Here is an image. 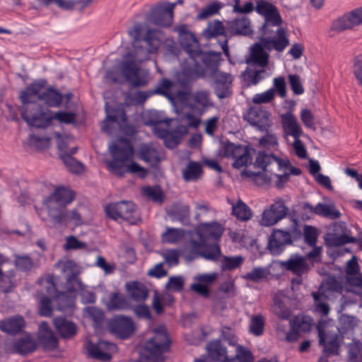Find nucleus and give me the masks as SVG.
Segmentation results:
<instances>
[{
	"instance_id": "obj_39",
	"label": "nucleus",
	"mask_w": 362,
	"mask_h": 362,
	"mask_svg": "<svg viewBox=\"0 0 362 362\" xmlns=\"http://www.w3.org/2000/svg\"><path fill=\"white\" fill-rule=\"evenodd\" d=\"M107 308L110 311L127 310L130 308L128 299L118 293H111L107 303Z\"/></svg>"
},
{
	"instance_id": "obj_20",
	"label": "nucleus",
	"mask_w": 362,
	"mask_h": 362,
	"mask_svg": "<svg viewBox=\"0 0 362 362\" xmlns=\"http://www.w3.org/2000/svg\"><path fill=\"white\" fill-rule=\"evenodd\" d=\"M110 332L117 337L125 339L130 337L135 332V325L133 320L127 316L118 315L109 322Z\"/></svg>"
},
{
	"instance_id": "obj_37",
	"label": "nucleus",
	"mask_w": 362,
	"mask_h": 362,
	"mask_svg": "<svg viewBox=\"0 0 362 362\" xmlns=\"http://www.w3.org/2000/svg\"><path fill=\"white\" fill-rule=\"evenodd\" d=\"M126 288L130 297L136 302L144 301L148 297V290L141 283L133 281L126 284Z\"/></svg>"
},
{
	"instance_id": "obj_5",
	"label": "nucleus",
	"mask_w": 362,
	"mask_h": 362,
	"mask_svg": "<svg viewBox=\"0 0 362 362\" xmlns=\"http://www.w3.org/2000/svg\"><path fill=\"white\" fill-rule=\"evenodd\" d=\"M179 40L181 47L188 54L189 59L182 69L181 75L185 78L182 79L180 77L178 83L182 87H187L192 81L198 78L203 74L201 65L197 62L196 58L201 57L202 59L205 54L202 56L199 44L193 33L187 34Z\"/></svg>"
},
{
	"instance_id": "obj_47",
	"label": "nucleus",
	"mask_w": 362,
	"mask_h": 362,
	"mask_svg": "<svg viewBox=\"0 0 362 362\" xmlns=\"http://www.w3.org/2000/svg\"><path fill=\"white\" fill-rule=\"evenodd\" d=\"M232 213L237 218L243 221H247L252 216L250 209L241 200H238L235 204H232Z\"/></svg>"
},
{
	"instance_id": "obj_58",
	"label": "nucleus",
	"mask_w": 362,
	"mask_h": 362,
	"mask_svg": "<svg viewBox=\"0 0 362 362\" xmlns=\"http://www.w3.org/2000/svg\"><path fill=\"white\" fill-rule=\"evenodd\" d=\"M274 98V89L269 88L266 91L255 94L252 101L254 104L259 105L270 103Z\"/></svg>"
},
{
	"instance_id": "obj_35",
	"label": "nucleus",
	"mask_w": 362,
	"mask_h": 362,
	"mask_svg": "<svg viewBox=\"0 0 362 362\" xmlns=\"http://www.w3.org/2000/svg\"><path fill=\"white\" fill-rule=\"evenodd\" d=\"M54 325L56 329L64 338L71 337L77 332L76 325L63 317H56L54 320Z\"/></svg>"
},
{
	"instance_id": "obj_63",
	"label": "nucleus",
	"mask_w": 362,
	"mask_h": 362,
	"mask_svg": "<svg viewBox=\"0 0 362 362\" xmlns=\"http://www.w3.org/2000/svg\"><path fill=\"white\" fill-rule=\"evenodd\" d=\"M15 264L18 269L23 272L30 270L33 267V262L28 256H17L15 259Z\"/></svg>"
},
{
	"instance_id": "obj_52",
	"label": "nucleus",
	"mask_w": 362,
	"mask_h": 362,
	"mask_svg": "<svg viewBox=\"0 0 362 362\" xmlns=\"http://www.w3.org/2000/svg\"><path fill=\"white\" fill-rule=\"evenodd\" d=\"M225 33V28L223 23L218 21H214L208 23L207 28L204 30L206 37L223 35Z\"/></svg>"
},
{
	"instance_id": "obj_30",
	"label": "nucleus",
	"mask_w": 362,
	"mask_h": 362,
	"mask_svg": "<svg viewBox=\"0 0 362 362\" xmlns=\"http://www.w3.org/2000/svg\"><path fill=\"white\" fill-rule=\"evenodd\" d=\"M105 107L107 113V117L104 121V124L102 127V129L103 132H105L107 134H111L110 130V125L114 123H117L119 126H121L120 122H125L127 117L124 111L122 109H118L114 111L111 110L107 103H105Z\"/></svg>"
},
{
	"instance_id": "obj_9",
	"label": "nucleus",
	"mask_w": 362,
	"mask_h": 362,
	"mask_svg": "<svg viewBox=\"0 0 362 362\" xmlns=\"http://www.w3.org/2000/svg\"><path fill=\"white\" fill-rule=\"evenodd\" d=\"M170 345V339L165 327H160L154 330L153 337L145 344L148 352L146 356L148 362H164L163 353L166 351Z\"/></svg>"
},
{
	"instance_id": "obj_6",
	"label": "nucleus",
	"mask_w": 362,
	"mask_h": 362,
	"mask_svg": "<svg viewBox=\"0 0 362 362\" xmlns=\"http://www.w3.org/2000/svg\"><path fill=\"white\" fill-rule=\"evenodd\" d=\"M220 55V53L209 52L202 58L205 69H204L201 66L203 74L199 78L205 75L210 76L214 81L216 95L219 98H225L230 93V88L233 81V77L230 74L222 72L218 69Z\"/></svg>"
},
{
	"instance_id": "obj_24",
	"label": "nucleus",
	"mask_w": 362,
	"mask_h": 362,
	"mask_svg": "<svg viewBox=\"0 0 362 362\" xmlns=\"http://www.w3.org/2000/svg\"><path fill=\"white\" fill-rule=\"evenodd\" d=\"M291 243L292 236L290 232L276 229L269 236L268 249L272 254L277 255L284 251L286 245Z\"/></svg>"
},
{
	"instance_id": "obj_19",
	"label": "nucleus",
	"mask_w": 362,
	"mask_h": 362,
	"mask_svg": "<svg viewBox=\"0 0 362 362\" xmlns=\"http://www.w3.org/2000/svg\"><path fill=\"white\" fill-rule=\"evenodd\" d=\"M49 217V226L52 227L69 224L78 226L83 223L82 216L76 209L65 212H61L60 210H52L50 211Z\"/></svg>"
},
{
	"instance_id": "obj_60",
	"label": "nucleus",
	"mask_w": 362,
	"mask_h": 362,
	"mask_svg": "<svg viewBox=\"0 0 362 362\" xmlns=\"http://www.w3.org/2000/svg\"><path fill=\"white\" fill-rule=\"evenodd\" d=\"M40 340L45 349L53 350L57 346V339L52 332H47L40 336Z\"/></svg>"
},
{
	"instance_id": "obj_53",
	"label": "nucleus",
	"mask_w": 362,
	"mask_h": 362,
	"mask_svg": "<svg viewBox=\"0 0 362 362\" xmlns=\"http://www.w3.org/2000/svg\"><path fill=\"white\" fill-rule=\"evenodd\" d=\"M348 358L350 362H362V343L354 341L349 344Z\"/></svg>"
},
{
	"instance_id": "obj_54",
	"label": "nucleus",
	"mask_w": 362,
	"mask_h": 362,
	"mask_svg": "<svg viewBox=\"0 0 362 362\" xmlns=\"http://www.w3.org/2000/svg\"><path fill=\"white\" fill-rule=\"evenodd\" d=\"M222 8V4L218 2H213L203 8L197 14L198 20H204L211 16L216 14Z\"/></svg>"
},
{
	"instance_id": "obj_25",
	"label": "nucleus",
	"mask_w": 362,
	"mask_h": 362,
	"mask_svg": "<svg viewBox=\"0 0 362 362\" xmlns=\"http://www.w3.org/2000/svg\"><path fill=\"white\" fill-rule=\"evenodd\" d=\"M218 277L216 272L197 274L194 277V282L191 285V289L197 294L207 297L209 295V287Z\"/></svg>"
},
{
	"instance_id": "obj_11",
	"label": "nucleus",
	"mask_w": 362,
	"mask_h": 362,
	"mask_svg": "<svg viewBox=\"0 0 362 362\" xmlns=\"http://www.w3.org/2000/svg\"><path fill=\"white\" fill-rule=\"evenodd\" d=\"M342 286L335 279H328L319 289L312 293L315 303V312L321 316H327L329 313V307L327 298L329 292L341 293Z\"/></svg>"
},
{
	"instance_id": "obj_15",
	"label": "nucleus",
	"mask_w": 362,
	"mask_h": 362,
	"mask_svg": "<svg viewBox=\"0 0 362 362\" xmlns=\"http://www.w3.org/2000/svg\"><path fill=\"white\" fill-rule=\"evenodd\" d=\"M285 204L286 201L284 199H275L274 203L262 211L259 220L260 225L272 226L284 219L288 214V209Z\"/></svg>"
},
{
	"instance_id": "obj_7",
	"label": "nucleus",
	"mask_w": 362,
	"mask_h": 362,
	"mask_svg": "<svg viewBox=\"0 0 362 362\" xmlns=\"http://www.w3.org/2000/svg\"><path fill=\"white\" fill-rule=\"evenodd\" d=\"M34 114L24 112V120L28 125L36 128H44L49 126L53 119L61 123L70 124L74 121L75 115L71 112L59 111L56 112H43L40 105H34Z\"/></svg>"
},
{
	"instance_id": "obj_61",
	"label": "nucleus",
	"mask_w": 362,
	"mask_h": 362,
	"mask_svg": "<svg viewBox=\"0 0 362 362\" xmlns=\"http://www.w3.org/2000/svg\"><path fill=\"white\" fill-rule=\"evenodd\" d=\"M288 78L291 88L294 94L301 95L304 93V88L299 76L296 74H290L288 75Z\"/></svg>"
},
{
	"instance_id": "obj_51",
	"label": "nucleus",
	"mask_w": 362,
	"mask_h": 362,
	"mask_svg": "<svg viewBox=\"0 0 362 362\" xmlns=\"http://www.w3.org/2000/svg\"><path fill=\"white\" fill-rule=\"evenodd\" d=\"M250 331L255 336H260L264 332V319L260 315L252 316L250 322Z\"/></svg>"
},
{
	"instance_id": "obj_49",
	"label": "nucleus",
	"mask_w": 362,
	"mask_h": 362,
	"mask_svg": "<svg viewBox=\"0 0 362 362\" xmlns=\"http://www.w3.org/2000/svg\"><path fill=\"white\" fill-rule=\"evenodd\" d=\"M235 159V160L233 165L235 168L247 167L249 165H251L252 162L251 149L244 146V151L240 153V154L236 156Z\"/></svg>"
},
{
	"instance_id": "obj_45",
	"label": "nucleus",
	"mask_w": 362,
	"mask_h": 362,
	"mask_svg": "<svg viewBox=\"0 0 362 362\" xmlns=\"http://www.w3.org/2000/svg\"><path fill=\"white\" fill-rule=\"evenodd\" d=\"M185 237V231L182 229L168 228L162 234V241L164 243L175 244L181 241Z\"/></svg>"
},
{
	"instance_id": "obj_59",
	"label": "nucleus",
	"mask_w": 362,
	"mask_h": 362,
	"mask_svg": "<svg viewBox=\"0 0 362 362\" xmlns=\"http://www.w3.org/2000/svg\"><path fill=\"white\" fill-rule=\"evenodd\" d=\"M303 233L305 242L310 246H315L319 235L318 230L315 227L305 226Z\"/></svg>"
},
{
	"instance_id": "obj_46",
	"label": "nucleus",
	"mask_w": 362,
	"mask_h": 362,
	"mask_svg": "<svg viewBox=\"0 0 362 362\" xmlns=\"http://www.w3.org/2000/svg\"><path fill=\"white\" fill-rule=\"evenodd\" d=\"M356 239L350 236L347 233L342 234H329L326 238L327 243L330 246H340L349 243L356 242Z\"/></svg>"
},
{
	"instance_id": "obj_16",
	"label": "nucleus",
	"mask_w": 362,
	"mask_h": 362,
	"mask_svg": "<svg viewBox=\"0 0 362 362\" xmlns=\"http://www.w3.org/2000/svg\"><path fill=\"white\" fill-rule=\"evenodd\" d=\"M176 4L163 3L152 8L146 16L148 23L159 27H170L173 21Z\"/></svg>"
},
{
	"instance_id": "obj_50",
	"label": "nucleus",
	"mask_w": 362,
	"mask_h": 362,
	"mask_svg": "<svg viewBox=\"0 0 362 362\" xmlns=\"http://www.w3.org/2000/svg\"><path fill=\"white\" fill-rule=\"evenodd\" d=\"M269 272L268 269L263 267H255L251 272H247L243 278L246 280H250L254 282H259L266 279Z\"/></svg>"
},
{
	"instance_id": "obj_27",
	"label": "nucleus",
	"mask_w": 362,
	"mask_h": 362,
	"mask_svg": "<svg viewBox=\"0 0 362 362\" xmlns=\"http://www.w3.org/2000/svg\"><path fill=\"white\" fill-rule=\"evenodd\" d=\"M281 122L286 136L297 138L300 137L303 134V129L298 122L297 117L291 112L282 114L281 115Z\"/></svg>"
},
{
	"instance_id": "obj_41",
	"label": "nucleus",
	"mask_w": 362,
	"mask_h": 362,
	"mask_svg": "<svg viewBox=\"0 0 362 362\" xmlns=\"http://www.w3.org/2000/svg\"><path fill=\"white\" fill-rule=\"evenodd\" d=\"M279 171L282 172V174L274 173V175L277 177L276 185L279 188L284 187V185L288 180L291 175H298L301 171L299 168L293 167L290 161L288 160V167L286 168H276Z\"/></svg>"
},
{
	"instance_id": "obj_32",
	"label": "nucleus",
	"mask_w": 362,
	"mask_h": 362,
	"mask_svg": "<svg viewBox=\"0 0 362 362\" xmlns=\"http://www.w3.org/2000/svg\"><path fill=\"white\" fill-rule=\"evenodd\" d=\"M164 39L163 33L160 30L148 28L146 34L144 37V41L148 46V52L149 53L156 52Z\"/></svg>"
},
{
	"instance_id": "obj_8",
	"label": "nucleus",
	"mask_w": 362,
	"mask_h": 362,
	"mask_svg": "<svg viewBox=\"0 0 362 362\" xmlns=\"http://www.w3.org/2000/svg\"><path fill=\"white\" fill-rule=\"evenodd\" d=\"M37 283L41 287L39 293L40 301L39 313L42 316H50L52 311L50 298H55L57 301H61L65 298L66 293L57 291L52 276L40 278Z\"/></svg>"
},
{
	"instance_id": "obj_13",
	"label": "nucleus",
	"mask_w": 362,
	"mask_h": 362,
	"mask_svg": "<svg viewBox=\"0 0 362 362\" xmlns=\"http://www.w3.org/2000/svg\"><path fill=\"white\" fill-rule=\"evenodd\" d=\"M106 215L113 220L119 218L134 224L139 220V214L132 202L122 201L110 204L105 208Z\"/></svg>"
},
{
	"instance_id": "obj_55",
	"label": "nucleus",
	"mask_w": 362,
	"mask_h": 362,
	"mask_svg": "<svg viewBox=\"0 0 362 362\" xmlns=\"http://www.w3.org/2000/svg\"><path fill=\"white\" fill-rule=\"evenodd\" d=\"M243 257L241 256L223 257L221 262V269L223 270H233L239 267L243 262Z\"/></svg>"
},
{
	"instance_id": "obj_62",
	"label": "nucleus",
	"mask_w": 362,
	"mask_h": 362,
	"mask_svg": "<svg viewBox=\"0 0 362 362\" xmlns=\"http://www.w3.org/2000/svg\"><path fill=\"white\" fill-rule=\"evenodd\" d=\"M272 310L274 314L281 319L288 320L291 316L290 310L279 300H274Z\"/></svg>"
},
{
	"instance_id": "obj_18",
	"label": "nucleus",
	"mask_w": 362,
	"mask_h": 362,
	"mask_svg": "<svg viewBox=\"0 0 362 362\" xmlns=\"http://www.w3.org/2000/svg\"><path fill=\"white\" fill-rule=\"evenodd\" d=\"M85 347L90 357L104 361H109L117 350L115 344L105 340H100L97 344L87 341Z\"/></svg>"
},
{
	"instance_id": "obj_23",
	"label": "nucleus",
	"mask_w": 362,
	"mask_h": 362,
	"mask_svg": "<svg viewBox=\"0 0 362 362\" xmlns=\"http://www.w3.org/2000/svg\"><path fill=\"white\" fill-rule=\"evenodd\" d=\"M362 24V6L356 8L339 18L332 23V29L343 31Z\"/></svg>"
},
{
	"instance_id": "obj_29",
	"label": "nucleus",
	"mask_w": 362,
	"mask_h": 362,
	"mask_svg": "<svg viewBox=\"0 0 362 362\" xmlns=\"http://www.w3.org/2000/svg\"><path fill=\"white\" fill-rule=\"evenodd\" d=\"M223 232V226L216 222L200 223L197 229L198 237L205 240L209 238L218 239Z\"/></svg>"
},
{
	"instance_id": "obj_64",
	"label": "nucleus",
	"mask_w": 362,
	"mask_h": 362,
	"mask_svg": "<svg viewBox=\"0 0 362 362\" xmlns=\"http://www.w3.org/2000/svg\"><path fill=\"white\" fill-rule=\"evenodd\" d=\"M259 144L267 148H276L279 145L278 137L274 134H267L259 139Z\"/></svg>"
},
{
	"instance_id": "obj_22",
	"label": "nucleus",
	"mask_w": 362,
	"mask_h": 362,
	"mask_svg": "<svg viewBox=\"0 0 362 362\" xmlns=\"http://www.w3.org/2000/svg\"><path fill=\"white\" fill-rule=\"evenodd\" d=\"M270 113L265 107L261 106L251 107L245 119L252 126L257 127L259 130H267L272 124Z\"/></svg>"
},
{
	"instance_id": "obj_40",
	"label": "nucleus",
	"mask_w": 362,
	"mask_h": 362,
	"mask_svg": "<svg viewBox=\"0 0 362 362\" xmlns=\"http://www.w3.org/2000/svg\"><path fill=\"white\" fill-rule=\"evenodd\" d=\"M139 158L150 164L157 163L159 160V154L153 145L143 144L139 149Z\"/></svg>"
},
{
	"instance_id": "obj_1",
	"label": "nucleus",
	"mask_w": 362,
	"mask_h": 362,
	"mask_svg": "<svg viewBox=\"0 0 362 362\" xmlns=\"http://www.w3.org/2000/svg\"><path fill=\"white\" fill-rule=\"evenodd\" d=\"M284 28H278L277 36L274 39L262 38L250 49V55L245 59L247 67L243 74L244 81L247 86H255L269 76L266 67L269 62V54L265 49L283 51L288 45Z\"/></svg>"
},
{
	"instance_id": "obj_43",
	"label": "nucleus",
	"mask_w": 362,
	"mask_h": 362,
	"mask_svg": "<svg viewBox=\"0 0 362 362\" xmlns=\"http://www.w3.org/2000/svg\"><path fill=\"white\" fill-rule=\"evenodd\" d=\"M78 290L79 295L81 296V302L83 304L93 303L95 300V294L89 290L86 286H84L81 281V285H72L68 287L66 291L68 293H72Z\"/></svg>"
},
{
	"instance_id": "obj_3",
	"label": "nucleus",
	"mask_w": 362,
	"mask_h": 362,
	"mask_svg": "<svg viewBox=\"0 0 362 362\" xmlns=\"http://www.w3.org/2000/svg\"><path fill=\"white\" fill-rule=\"evenodd\" d=\"M109 151L112 158V160L107 162L108 170L113 174L122 177L126 173L136 174L144 177L147 170L136 162L127 164L134 156V149L130 141L126 139H119L109 146Z\"/></svg>"
},
{
	"instance_id": "obj_21",
	"label": "nucleus",
	"mask_w": 362,
	"mask_h": 362,
	"mask_svg": "<svg viewBox=\"0 0 362 362\" xmlns=\"http://www.w3.org/2000/svg\"><path fill=\"white\" fill-rule=\"evenodd\" d=\"M288 160L286 158H278L273 154L259 151L254 163L255 168H259L262 171L272 172L275 168L288 167Z\"/></svg>"
},
{
	"instance_id": "obj_26",
	"label": "nucleus",
	"mask_w": 362,
	"mask_h": 362,
	"mask_svg": "<svg viewBox=\"0 0 362 362\" xmlns=\"http://www.w3.org/2000/svg\"><path fill=\"white\" fill-rule=\"evenodd\" d=\"M279 264L284 269L290 271L298 276L306 273L309 267L306 259L297 254L291 255L287 260L279 261Z\"/></svg>"
},
{
	"instance_id": "obj_56",
	"label": "nucleus",
	"mask_w": 362,
	"mask_h": 362,
	"mask_svg": "<svg viewBox=\"0 0 362 362\" xmlns=\"http://www.w3.org/2000/svg\"><path fill=\"white\" fill-rule=\"evenodd\" d=\"M235 358L238 362H253V356L250 350L241 345H237L235 348Z\"/></svg>"
},
{
	"instance_id": "obj_48",
	"label": "nucleus",
	"mask_w": 362,
	"mask_h": 362,
	"mask_svg": "<svg viewBox=\"0 0 362 362\" xmlns=\"http://www.w3.org/2000/svg\"><path fill=\"white\" fill-rule=\"evenodd\" d=\"M60 158L67 169L73 173H81L83 171V165L81 163L77 161L75 158L68 154L66 152H63L60 154Z\"/></svg>"
},
{
	"instance_id": "obj_42",
	"label": "nucleus",
	"mask_w": 362,
	"mask_h": 362,
	"mask_svg": "<svg viewBox=\"0 0 362 362\" xmlns=\"http://www.w3.org/2000/svg\"><path fill=\"white\" fill-rule=\"evenodd\" d=\"M207 351L210 358L214 361H224L227 358L226 349L219 341H214L207 345Z\"/></svg>"
},
{
	"instance_id": "obj_57",
	"label": "nucleus",
	"mask_w": 362,
	"mask_h": 362,
	"mask_svg": "<svg viewBox=\"0 0 362 362\" xmlns=\"http://www.w3.org/2000/svg\"><path fill=\"white\" fill-rule=\"evenodd\" d=\"M243 151H244L243 146L235 145L230 141H227L224 145L223 155L226 158L235 159Z\"/></svg>"
},
{
	"instance_id": "obj_4",
	"label": "nucleus",
	"mask_w": 362,
	"mask_h": 362,
	"mask_svg": "<svg viewBox=\"0 0 362 362\" xmlns=\"http://www.w3.org/2000/svg\"><path fill=\"white\" fill-rule=\"evenodd\" d=\"M47 81L44 79L33 82L21 92L20 98L22 102L21 115L24 119V112L34 114V105H40L36 100L42 101L45 105L50 107H59L63 100V95L57 90L46 88Z\"/></svg>"
},
{
	"instance_id": "obj_12",
	"label": "nucleus",
	"mask_w": 362,
	"mask_h": 362,
	"mask_svg": "<svg viewBox=\"0 0 362 362\" xmlns=\"http://www.w3.org/2000/svg\"><path fill=\"white\" fill-rule=\"evenodd\" d=\"M255 9L257 13L264 18V23L262 26L264 34L273 32L271 29L272 27H277L276 30L282 28L280 27L282 22L281 16L276 8L272 4L264 1H257ZM276 36L277 30H276L273 37H267L266 38L274 39Z\"/></svg>"
},
{
	"instance_id": "obj_14",
	"label": "nucleus",
	"mask_w": 362,
	"mask_h": 362,
	"mask_svg": "<svg viewBox=\"0 0 362 362\" xmlns=\"http://www.w3.org/2000/svg\"><path fill=\"white\" fill-rule=\"evenodd\" d=\"M120 70L127 81L134 87L146 86L149 81V73L141 69L134 61H124L120 64Z\"/></svg>"
},
{
	"instance_id": "obj_2",
	"label": "nucleus",
	"mask_w": 362,
	"mask_h": 362,
	"mask_svg": "<svg viewBox=\"0 0 362 362\" xmlns=\"http://www.w3.org/2000/svg\"><path fill=\"white\" fill-rule=\"evenodd\" d=\"M154 93L165 96L173 105H175V100L180 102L199 116H202L208 108L214 106L209 90H197L189 94L178 90L176 83L166 78L161 80Z\"/></svg>"
},
{
	"instance_id": "obj_31",
	"label": "nucleus",
	"mask_w": 362,
	"mask_h": 362,
	"mask_svg": "<svg viewBox=\"0 0 362 362\" xmlns=\"http://www.w3.org/2000/svg\"><path fill=\"white\" fill-rule=\"evenodd\" d=\"M227 30L233 35H248L252 33L250 21L247 17L230 21L227 24Z\"/></svg>"
},
{
	"instance_id": "obj_38",
	"label": "nucleus",
	"mask_w": 362,
	"mask_h": 362,
	"mask_svg": "<svg viewBox=\"0 0 362 362\" xmlns=\"http://www.w3.org/2000/svg\"><path fill=\"white\" fill-rule=\"evenodd\" d=\"M24 319L21 315H15L8 319L0 321V329L8 334L19 332L24 325Z\"/></svg>"
},
{
	"instance_id": "obj_34",
	"label": "nucleus",
	"mask_w": 362,
	"mask_h": 362,
	"mask_svg": "<svg viewBox=\"0 0 362 362\" xmlns=\"http://www.w3.org/2000/svg\"><path fill=\"white\" fill-rule=\"evenodd\" d=\"M305 206L310 211H312L315 214L323 217L336 219L341 215V213L335 208L333 204L318 203L315 206H313L308 204H306Z\"/></svg>"
},
{
	"instance_id": "obj_10",
	"label": "nucleus",
	"mask_w": 362,
	"mask_h": 362,
	"mask_svg": "<svg viewBox=\"0 0 362 362\" xmlns=\"http://www.w3.org/2000/svg\"><path fill=\"white\" fill-rule=\"evenodd\" d=\"M317 328L319 343L323 346L325 352L327 354H338L339 344L337 333V327L334 325L333 321L320 320Z\"/></svg>"
},
{
	"instance_id": "obj_36",
	"label": "nucleus",
	"mask_w": 362,
	"mask_h": 362,
	"mask_svg": "<svg viewBox=\"0 0 362 362\" xmlns=\"http://www.w3.org/2000/svg\"><path fill=\"white\" fill-rule=\"evenodd\" d=\"M202 173V165L195 161H189L182 172L185 182H196L201 178Z\"/></svg>"
},
{
	"instance_id": "obj_28",
	"label": "nucleus",
	"mask_w": 362,
	"mask_h": 362,
	"mask_svg": "<svg viewBox=\"0 0 362 362\" xmlns=\"http://www.w3.org/2000/svg\"><path fill=\"white\" fill-rule=\"evenodd\" d=\"M61 269L62 272L66 276V289L72 285H81V280L78 277V265L72 260L59 261L56 265Z\"/></svg>"
},
{
	"instance_id": "obj_33",
	"label": "nucleus",
	"mask_w": 362,
	"mask_h": 362,
	"mask_svg": "<svg viewBox=\"0 0 362 362\" xmlns=\"http://www.w3.org/2000/svg\"><path fill=\"white\" fill-rule=\"evenodd\" d=\"M199 238V242L194 240H191L186 248L182 251L181 255L186 261L192 262L201 257L206 240L201 238Z\"/></svg>"
},
{
	"instance_id": "obj_44",
	"label": "nucleus",
	"mask_w": 362,
	"mask_h": 362,
	"mask_svg": "<svg viewBox=\"0 0 362 362\" xmlns=\"http://www.w3.org/2000/svg\"><path fill=\"white\" fill-rule=\"evenodd\" d=\"M13 348L16 352L25 355L33 352L36 348V344L30 337H26L16 340Z\"/></svg>"
},
{
	"instance_id": "obj_17",
	"label": "nucleus",
	"mask_w": 362,
	"mask_h": 362,
	"mask_svg": "<svg viewBox=\"0 0 362 362\" xmlns=\"http://www.w3.org/2000/svg\"><path fill=\"white\" fill-rule=\"evenodd\" d=\"M74 199V192L64 187H59L54 192L43 201V204L47 211L48 216L52 210H59V207H64Z\"/></svg>"
}]
</instances>
